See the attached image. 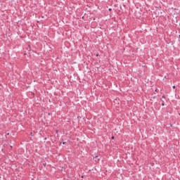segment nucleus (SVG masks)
Masks as SVG:
<instances>
[{"mask_svg": "<svg viewBox=\"0 0 180 180\" xmlns=\"http://www.w3.org/2000/svg\"><path fill=\"white\" fill-rule=\"evenodd\" d=\"M97 158H98V156H96V157H95V159H96L95 161H96V162H98V161H99V159H97ZM96 159H97V160H96Z\"/></svg>", "mask_w": 180, "mask_h": 180, "instance_id": "1", "label": "nucleus"}, {"mask_svg": "<svg viewBox=\"0 0 180 180\" xmlns=\"http://www.w3.org/2000/svg\"><path fill=\"white\" fill-rule=\"evenodd\" d=\"M112 140H115V136L111 137Z\"/></svg>", "mask_w": 180, "mask_h": 180, "instance_id": "2", "label": "nucleus"}, {"mask_svg": "<svg viewBox=\"0 0 180 180\" xmlns=\"http://www.w3.org/2000/svg\"><path fill=\"white\" fill-rule=\"evenodd\" d=\"M173 89H175V86H173Z\"/></svg>", "mask_w": 180, "mask_h": 180, "instance_id": "3", "label": "nucleus"}, {"mask_svg": "<svg viewBox=\"0 0 180 180\" xmlns=\"http://www.w3.org/2000/svg\"><path fill=\"white\" fill-rule=\"evenodd\" d=\"M164 105H165L164 103H162V105L164 106Z\"/></svg>", "mask_w": 180, "mask_h": 180, "instance_id": "4", "label": "nucleus"}, {"mask_svg": "<svg viewBox=\"0 0 180 180\" xmlns=\"http://www.w3.org/2000/svg\"><path fill=\"white\" fill-rule=\"evenodd\" d=\"M162 98H165V97L164 96H162Z\"/></svg>", "mask_w": 180, "mask_h": 180, "instance_id": "5", "label": "nucleus"}, {"mask_svg": "<svg viewBox=\"0 0 180 180\" xmlns=\"http://www.w3.org/2000/svg\"><path fill=\"white\" fill-rule=\"evenodd\" d=\"M7 134H8V136H9V133H8Z\"/></svg>", "mask_w": 180, "mask_h": 180, "instance_id": "6", "label": "nucleus"}, {"mask_svg": "<svg viewBox=\"0 0 180 180\" xmlns=\"http://www.w3.org/2000/svg\"><path fill=\"white\" fill-rule=\"evenodd\" d=\"M82 178H84V176H82Z\"/></svg>", "mask_w": 180, "mask_h": 180, "instance_id": "7", "label": "nucleus"}]
</instances>
